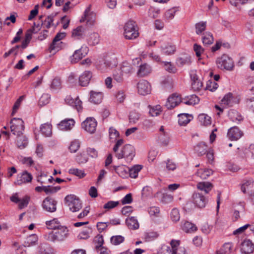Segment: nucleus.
I'll return each mask as SVG.
<instances>
[{
  "instance_id": "1",
  "label": "nucleus",
  "mask_w": 254,
  "mask_h": 254,
  "mask_svg": "<svg viewBox=\"0 0 254 254\" xmlns=\"http://www.w3.org/2000/svg\"><path fill=\"white\" fill-rule=\"evenodd\" d=\"M118 61L114 55H107L97 63V67L102 72H107L109 69L116 66Z\"/></svg>"
},
{
  "instance_id": "2",
  "label": "nucleus",
  "mask_w": 254,
  "mask_h": 254,
  "mask_svg": "<svg viewBox=\"0 0 254 254\" xmlns=\"http://www.w3.org/2000/svg\"><path fill=\"white\" fill-rule=\"evenodd\" d=\"M57 229V231L55 232H52L46 236L47 240L53 242L63 241L67 237L68 230L66 227L61 226Z\"/></svg>"
},
{
  "instance_id": "3",
  "label": "nucleus",
  "mask_w": 254,
  "mask_h": 254,
  "mask_svg": "<svg viewBox=\"0 0 254 254\" xmlns=\"http://www.w3.org/2000/svg\"><path fill=\"white\" fill-rule=\"evenodd\" d=\"M64 202L70 211L76 212L82 207V204L79 198L74 194L67 195L64 198Z\"/></svg>"
},
{
  "instance_id": "4",
  "label": "nucleus",
  "mask_w": 254,
  "mask_h": 254,
  "mask_svg": "<svg viewBox=\"0 0 254 254\" xmlns=\"http://www.w3.org/2000/svg\"><path fill=\"white\" fill-rule=\"evenodd\" d=\"M124 35L127 39H134L139 35L138 30L136 29V24L132 20L127 22L124 26Z\"/></svg>"
},
{
  "instance_id": "5",
  "label": "nucleus",
  "mask_w": 254,
  "mask_h": 254,
  "mask_svg": "<svg viewBox=\"0 0 254 254\" xmlns=\"http://www.w3.org/2000/svg\"><path fill=\"white\" fill-rule=\"evenodd\" d=\"M217 67L221 69L231 71L233 70L234 64L233 59L226 54H223L216 60Z\"/></svg>"
},
{
  "instance_id": "6",
  "label": "nucleus",
  "mask_w": 254,
  "mask_h": 254,
  "mask_svg": "<svg viewBox=\"0 0 254 254\" xmlns=\"http://www.w3.org/2000/svg\"><path fill=\"white\" fill-rule=\"evenodd\" d=\"M135 156V149L130 144L125 145L120 153H116V157L118 159L125 158L127 162H130Z\"/></svg>"
},
{
  "instance_id": "7",
  "label": "nucleus",
  "mask_w": 254,
  "mask_h": 254,
  "mask_svg": "<svg viewBox=\"0 0 254 254\" xmlns=\"http://www.w3.org/2000/svg\"><path fill=\"white\" fill-rule=\"evenodd\" d=\"M10 124L11 131L17 137H20L24 129L23 121L20 118H14L11 120Z\"/></svg>"
},
{
  "instance_id": "8",
  "label": "nucleus",
  "mask_w": 254,
  "mask_h": 254,
  "mask_svg": "<svg viewBox=\"0 0 254 254\" xmlns=\"http://www.w3.org/2000/svg\"><path fill=\"white\" fill-rule=\"evenodd\" d=\"M97 125L95 119L92 117H89L82 122L81 126L86 131L90 133H93L96 130Z\"/></svg>"
},
{
  "instance_id": "9",
  "label": "nucleus",
  "mask_w": 254,
  "mask_h": 254,
  "mask_svg": "<svg viewBox=\"0 0 254 254\" xmlns=\"http://www.w3.org/2000/svg\"><path fill=\"white\" fill-rule=\"evenodd\" d=\"M193 203L199 208H204L208 202V199L202 193L194 192L192 195Z\"/></svg>"
},
{
  "instance_id": "10",
  "label": "nucleus",
  "mask_w": 254,
  "mask_h": 254,
  "mask_svg": "<svg viewBox=\"0 0 254 254\" xmlns=\"http://www.w3.org/2000/svg\"><path fill=\"white\" fill-rule=\"evenodd\" d=\"M244 135L242 131L237 126L230 128L227 132V136L231 141H237Z\"/></svg>"
},
{
  "instance_id": "11",
  "label": "nucleus",
  "mask_w": 254,
  "mask_h": 254,
  "mask_svg": "<svg viewBox=\"0 0 254 254\" xmlns=\"http://www.w3.org/2000/svg\"><path fill=\"white\" fill-rule=\"evenodd\" d=\"M57 202L54 198L50 197H46L43 201V208L50 212H54L57 209L56 205Z\"/></svg>"
},
{
  "instance_id": "12",
  "label": "nucleus",
  "mask_w": 254,
  "mask_h": 254,
  "mask_svg": "<svg viewBox=\"0 0 254 254\" xmlns=\"http://www.w3.org/2000/svg\"><path fill=\"white\" fill-rule=\"evenodd\" d=\"M182 103V98L176 94H173L170 96L165 104L166 107L169 110H172Z\"/></svg>"
},
{
  "instance_id": "13",
  "label": "nucleus",
  "mask_w": 254,
  "mask_h": 254,
  "mask_svg": "<svg viewBox=\"0 0 254 254\" xmlns=\"http://www.w3.org/2000/svg\"><path fill=\"white\" fill-rule=\"evenodd\" d=\"M88 48L87 47H82L80 49L76 50L71 57V62L76 63L85 57L88 53Z\"/></svg>"
},
{
  "instance_id": "14",
  "label": "nucleus",
  "mask_w": 254,
  "mask_h": 254,
  "mask_svg": "<svg viewBox=\"0 0 254 254\" xmlns=\"http://www.w3.org/2000/svg\"><path fill=\"white\" fill-rule=\"evenodd\" d=\"M138 92L142 95H146L150 93L151 86L145 80H141L137 84Z\"/></svg>"
},
{
  "instance_id": "15",
  "label": "nucleus",
  "mask_w": 254,
  "mask_h": 254,
  "mask_svg": "<svg viewBox=\"0 0 254 254\" xmlns=\"http://www.w3.org/2000/svg\"><path fill=\"white\" fill-rule=\"evenodd\" d=\"M90 7H87L84 11V16L82 17L80 21L81 22L86 21L88 25H93L95 21V14L93 12H90Z\"/></svg>"
},
{
  "instance_id": "16",
  "label": "nucleus",
  "mask_w": 254,
  "mask_h": 254,
  "mask_svg": "<svg viewBox=\"0 0 254 254\" xmlns=\"http://www.w3.org/2000/svg\"><path fill=\"white\" fill-rule=\"evenodd\" d=\"M66 34L65 32H59L54 37L52 43L51 44L50 49L51 50L58 51L61 48L59 46L62 44L63 42H61L58 43L60 40L63 39L65 37Z\"/></svg>"
},
{
  "instance_id": "17",
  "label": "nucleus",
  "mask_w": 254,
  "mask_h": 254,
  "mask_svg": "<svg viewBox=\"0 0 254 254\" xmlns=\"http://www.w3.org/2000/svg\"><path fill=\"white\" fill-rule=\"evenodd\" d=\"M162 252L165 254H187L185 249L183 247H180L178 250H171V248L169 246L165 245H162L161 249H160V254H161Z\"/></svg>"
},
{
  "instance_id": "18",
  "label": "nucleus",
  "mask_w": 254,
  "mask_h": 254,
  "mask_svg": "<svg viewBox=\"0 0 254 254\" xmlns=\"http://www.w3.org/2000/svg\"><path fill=\"white\" fill-rule=\"evenodd\" d=\"M32 176L30 173L25 171L23 172L20 175H18L16 181L15 182L16 185L20 186L23 184L30 182L32 180Z\"/></svg>"
},
{
  "instance_id": "19",
  "label": "nucleus",
  "mask_w": 254,
  "mask_h": 254,
  "mask_svg": "<svg viewBox=\"0 0 254 254\" xmlns=\"http://www.w3.org/2000/svg\"><path fill=\"white\" fill-rule=\"evenodd\" d=\"M191 63V57L187 54H182L176 60V64L179 67H183L186 65H189Z\"/></svg>"
},
{
  "instance_id": "20",
  "label": "nucleus",
  "mask_w": 254,
  "mask_h": 254,
  "mask_svg": "<svg viewBox=\"0 0 254 254\" xmlns=\"http://www.w3.org/2000/svg\"><path fill=\"white\" fill-rule=\"evenodd\" d=\"M65 102L67 104L74 107L78 112L82 110V102L78 97L73 99L70 96H66Z\"/></svg>"
},
{
  "instance_id": "21",
  "label": "nucleus",
  "mask_w": 254,
  "mask_h": 254,
  "mask_svg": "<svg viewBox=\"0 0 254 254\" xmlns=\"http://www.w3.org/2000/svg\"><path fill=\"white\" fill-rule=\"evenodd\" d=\"M254 250V245L250 240H245L242 243L241 251L245 254L252 253Z\"/></svg>"
},
{
  "instance_id": "22",
  "label": "nucleus",
  "mask_w": 254,
  "mask_h": 254,
  "mask_svg": "<svg viewBox=\"0 0 254 254\" xmlns=\"http://www.w3.org/2000/svg\"><path fill=\"white\" fill-rule=\"evenodd\" d=\"M75 122L73 119H65L58 124V127L62 130H68L74 126Z\"/></svg>"
},
{
  "instance_id": "23",
  "label": "nucleus",
  "mask_w": 254,
  "mask_h": 254,
  "mask_svg": "<svg viewBox=\"0 0 254 254\" xmlns=\"http://www.w3.org/2000/svg\"><path fill=\"white\" fill-rule=\"evenodd\" d=\"M92 77V73L89 71H85L79 77V83L81 86H86L89 83Z\"/></svg>"
},
{
  "instance_id": "24",
  "label": "nucleus",
  "mask_w": 254,
  "mask_h": 254,
  "mask_svg": "<svg viewBox=\"0 0 254 254\" xmlns=\"http://www.w3.org/2000/svg\"><path fill=\"white\" fill-rule=\"evenodd\" d=\"M228 116L231 121L237 124H239L244 119L242 115L237 111L234 109L230 110L228 112Z\"/></svg>"
},
{
  "instance_id": "25",
  "label": "nucleus",
  "mask_w": 254,
  "mask_h": 254,
  "mask_svg": "<svg viewBox=\"0 0 254 254\" xmlns=\"http://www.w3.org/2000/svg\"><path fill=\"white\" fill-rule=\"evenodd\" d=\"M199 99L194 94L182 98V103L187 105H194L199 103Z\"/></svg>"
},
{
  "instance_id": "26",
  "label": "nucleus",
  "mask_w": 254,
  "mask_h": 254,
  "mask_svg": "<svg viewBox=\"0 0 254 254\" xmlns=\"http://www.w3.org/2000/svg\"><path fill=\"white\" fill-rule=\"evenodd\" d=\"M193 119L191 115L187 113H182L178 115V124L183 126H186Z\"/></svg>"
},
{
  "instance_id": "27",
  "label": "nucleus",
  "mask_w": 254,
  "mask_h": 254,
  "mask_svg": "<svg viewBox=\"0 0 254 254\" xmlns=\"http://www.w3.org/2000/svg\"><path fill=\"white\" fill-rule=\"evenodd\" d=\"M116 172L122 178H127L128 177L129 168L125 165L114 166Z\"/></svg>"
},
{
  "instance_id": "28",
  "label": "nucleus",
  "mask_w": 254,
  "mask_h": 254,
  "mask_svg": "<svg viewBox=\"0 0 254 254\" xmlns=\"http://www.w3.org/2000/svg\"><path fill=\"white\" fill-rule=\"evenodd\" d=\"M90 94V97L89 100L91 102L96 104H99L101 102L103 97V94L102 92L91 91Z\"/></svg>"
},
{
  "instance_id": "29",
  "label": "nucleus",
  "mask_w": 254,
  "mask_h": 254,
  "mask_svg": "<svg viewBox=\"0 0 254 254\" xmlns=\"http://www.w3.org/2000/svg\"><path fill=\"white\" fill-rule=\"evenodd\" d=\"M38 254H54V250L48 244L44 243L39 246Z\"/></svg>"
},
{
  "instance_id": "30",
  "label": "nucleus",
  "mask_w": 254,
  "mask_h": 254,
  "mask_svg": "<svg viewBox=\"0 0 254 254\" xmlns=\"http://www.w3.org/2000/svg\"><path fill=\"white\" fill-rule=\"evenodd\" d=\"M202 41L204 45L207 46L212 44L214 41L212 34L210 32H205L202 34Z\"/></svg>"
},
{
  "instance_id": "31",
  "label": "nucleus",
  "mask_w": 254,
  "mask_h": 254,
  "mask_svg": "<svg viewBox=\"0 0 254 254\" xmlns=\"http://www.w3.org/2000/svg\"><path fill=\"white\" fill-rule=\"evenodd\" d=\"M176 50V46L170 43H167L161 47V52L166 55L174 54Z\"/></svg>"
},
{
  "instance_id": "32",
  "label": "nucleus",
  "mask_w": 254,
  "mask_h": 254,
  "mask_svg": "<svg viewBox=\"0 0 254 254\" xmlns=\"http://www.w3.org/2000/svg\"><path fill=\"white\" fill-rule=\"evenodd\" d=\"M160 64L164 69L167 72L171 73H175L177 72V68L170 62L161 61Z\"/></svg>"
},
{
  "instance_id": "33",
  "label": "nucleus",
  "mask_w": 254,
  "mask_h": 254,
  "mask_svg": "<svg viewBox=\"0 0 254 254\" xmlns=\"http://www.w3.org/2000/svg\"><path fill=\"white\" fill-rule=\"evenodd\" d=\"M182 230L186 233H193L197 230V227L194 224L189 221H186L182 225Z\"/></svg>"
},
{
  "instance_id": "34",
  "label": "nucleus",
  "mask_w": 254,
  "mask_h": 254,
  "mask_svg": "<svg viewBox=\"0 0 254 254\" xmlns=\"http://www.w3.org/2000/svg\"><path fill=\"white\" fill-rule=\"evenodd\" d=\"M126 223L130 229L136 230L139 228V225L137 219L134 217L127 218L126 220Z\"/></svg>"
},
{
  "instance_id": "35",
  "label": "nucleus",
  "mask_w": 254,
  "mask_h": 254,
  "mask_svg": "<svg viewBox=\"0 0 254 254\" xmlns=\"http://www.w3.org/2000/svg\"><path fill=\"white\" fill-rule=\"evenodd\" d=\"M170 141V135L169 132L164 134L160 133V146L166 147L169 145Z\"/></svg>"
},
{
  "instance_id": "36",
  "label": "nucleus",
  "mask_w": 254,
  "mask_h": 254,
  "mask_svg": "<svg viewBox=\"0 0 254 254\" xmlns=\"http://www.w3.org/2000/svg\"><path fill=\"white\" fill-rule=\"evenodd\" d=\"M222 103L229 107H232L234 104V97L233 94L229 92L226 94L221 100Z\"/></svg>"
},
{
  "instance_id": "37",
  "label": "nucleus",
  "mask_w": 254,
  "mask_h": 254,
  "mask_svg": "<svg viewBox=\"0 0 254 254\" xmlns=\"http://www.w3.org/2000/svg\"><path fill=\"white\" fill-rule=\"evenodd\" d=\"M38 237L35 234L31 235L28 236L24 242V246L29 247L35 246L38 241Z\"/></svg>"
},
{
  "instance_id": "38",
  "label": "nucleus",
  "mask_w": 254,
  "mask_h": 254,
  "mask_svg": "<svg viewBox=\"0 0 254 254\" xmlns=\"http://www.w3.org/2000/svg\"><path fill=\"white\" fill-rule=\"evenodd\" d=\"M85 29L83 27L80 26L73 30L72 37L77 39L82 38L84 35Z\"/></svg>"
},
{
  "instance_id": "39",
  "label": "nucleus",
  "mask_w": 254,
  "mask_h": 254,
  "mask_svg": "<svg viewBox=\"0 0 254 254\" xmlns=\"http://www.w3.org/2000/svg\"><path fill=\"white\" fill-rule=\"evenodd\" d=\"M213 173L210 169H200L196 172L197 175L202 179H206Z\"/></svg>"
},
{
  "instance_id": "40",
  "label": "nucleus",
  "mask_w": 254,
  "mask_h": 254,
  "mask_svg": "<svg viewBox=\"0 0 254 254\" xmlns=\"http://www.w3.org/2000/svg\"><path fill=\"white\" fill-rule=\"evenodd\" d=\"M198 119L201 124L204 126L210 125L211 124V118L205 114H199Z\"/></svg>"
},
{
  "instance_id": "41",
  "label": "nucleus",
  "mask_w": 254,
  "mask_h": 254,
  "mask_svg": "<svg viewBox=\"0 0 254 254\" xmlns=\"http://www.w3.org/2000/svg\"><path fill=\"white\" fill-rule=\"evenodd\" d=\"M41 133L45 136H49L52 134V126L49 124H44L40 127Z\"/></svg>"
},
{
  "instance_id": "42",
  "label": "nucleus",
  "mask_w": 254,
  "mask_h": 254,
  "mask_svg": "<svg viewBox=\"0 0 254 254\" xmlns=\"http://www.w3.org/2000/svg\"><path fill=\"white\" fill-rule=\"evenodd\" d=\"M150 67L148 65L145 64H141L137 71V75L139 76L143 77L147 75L150 72Z\"/></svg>"
},
{
  "instance_id": "43",
  "label": "nucleus",
  "mask_w": 254,
  "mask_h": 254,
  "mask_svg": "<svg viewBox=\"0 0 254 254\" xmlns=\"http://www.w3.org/2000/svg\"><path fill=\"white\" fill-rule=\"evenodd\" d=\"M133 68L130 64L127 62H124L121 67V72L124 74H129L132 72Z\"/></svg>"
},
{
  "instance_id": "44",
  "label": "nucleus",
  "mask_w": 254,
  "mask_h": 254,
  "mask_svg": "<svg viewBox=\"0 0 254 254\" xmlns=\"http://www.w3.org/2000/svg\"><path fill=\"white\" fill-rule=\"evenodd\" d=\"M142 167L140 165H136L129 168L128 172V177L132 178H136L138 176V172L141 170Z\"/></svg>"
},
{
  "instance_id": "45",
  "label": "nucleus",
  "mask_w": 254,
  "mask_h": 254,
  "mask_svg": "<svg viewBox=\"0 0 254 254\" xmlns=\"http://www.w3.org/2000/svg\"><path fill=\"white\" fill-rule=\"evenodd\" d=\"M232 244L230 243H225L220 250L216 251L217 254H229L232 249Z\"/></svg>"
},
{
  "instance_id": "46",
  "label": "nucleus",
  "mask_w": 254,
  "mask_h": 254,
  "mask_svg": "<svg viewBox=\"0 0 254 254\" xmlns=\"http://www.w3.org/2000/svg\"><path fill=\"white\" fill-rule=\"evenodd\" d=\"M75 161L78 164H85L88 162V158L84 152H81L76 155Z\"/></svg>"
},
{
  "instance_id": "47",
  "label": "nucleus",
  "mask_w": 254,
  "mask_h": 254,
  "mask_svg": "<svg viewBox=\"0 0 254 254\" xmlns=\"http://www.w3.org/2000/svg\"><path fill=\"white\" fill-rule=\"evenodd\" d=\"M212 188V185L210 182H200L197 184V188L204 190L205 193H208Z\"/></svg>"
},
{
  "instance_id": "48",
  "label": "nucleus",
  "mask_w": 254,
  "mask_h": 254,
  "mask_svg": "<svg viewBox=\"0 0 254 254\" xmlns=\"http://www.w3.org/2000/svg\"><path fill=\"white\" fill-rule=\"evenodd\" d=\"M195 150L199 156H202L207 152V145L204 142H200L196 145Z\"/></svg>"
},
{
  "instance_id": "49",
  "label": "nucleus",
  "mask_w": 254,
  "mask_h": 254,
  "mask_svg": "<svg viewBox=\"0 0 254 254\" xmlns=\"http://www.w3.org/2000/svg\"><path fill=\"white\" fill-rule=\"evenodd\" d=\"M100 41V37L98 33H93L90 35L88 39V43L89 45L95 46L98 44Z\"/></svg>"
},
{
  "instance_id": "50",
  "label": "nucleus",
  "mask_w": 254,
  "mask_h": 254,
  "mask_svg": "<svg viewBox=\"0 0 254 254\" xmlns=\"http://www.w3.org/2000/svg\"><path fill=\"white\" fill-rule=\"evenodd\" d=\"M174 200V196L171 194L168 193H163L162 194L161 202L164 204H169L171 203Z\"/></svg>"
},
{
  "instance_id": "51",
  "label": "nucleus",
  "mask_w": 254,
  "mask_h": 254,
  "mask_svg": "<svg viewBox=\"0 0 254 254\" xmlns=\"http://www.w3.org/2000/svg\"><path fill=\"white\" fill-rule=\"evenodd\" d=\"M80 142L78 139L72 140L68 147V149L71 153H75L80 148Z\"/></svg>"
},
{
  "instance_id": "52",
  "label": "nucleus",
  "mask_w": 254,
  "mask_h": 254,
  "mask_svg": "<svg viewBox=\"0 0 254 254\" xmlns=\"http://www.w3.org/2000/svg\"><path fill=\"white\" fill-rule=\"evenodd\" d=\"M50 88L52 90L55 91L61 88V80L58 77H55L51 82Z\"/></svg>"
},
{
  "instance_id": "53",
  "label": "nucleus",
  "mask_w": 254,
  "mask_h": 254,
  "mask_svg": "<svg viewBox=\"0 0 254 254\" xmlns=\"http://www.w3.org/2000/svg\"><path fill=\"white\" fill-rule=\"evenodd\" d=\"M46 224L49 229L56 230L61 226L59 222L56 219L46 221Z\"/></svg>"
},
{
  "instance_id": "54",
  "label": "nucleus",
  "mask_w": 254,
  "mask_h": 254,
  "mask_svg": "<svg viewBox=\"0 0 254 254\" xmlns=\"http://www.w3.org/2000/svg\"><path fill=\"white\" fill-rule=\"evenodd\" d=\"M206 27V22L204 21H200L198 23H197L195 25V27L196 29V33L197 35H200L202 34V32H203Z\"/></svg>"
},
{
  "instance_id": "55",
  "label": "nucleus",
  "mask_w": 254,
  "mask_h": 254,
  "mask_svg": "<svg viewBox=\"0 0 254 254\" xmlns=\"http://www.w3.org/2000/svg\"><path fill=\"white\" fill-rule=\"evenodd\" d=\"M94 242L96 244L95 248L96 250H98L100 248H102V247H103L102 246L104 243V239L103 236L100 235H98L97 236H96L94 239Z\"/></svg>"
},
{
  "instance_id": "56",
  "label": "nucleus",
  "mask_w": 254,
  "mask_h": 254,
  "mask_svg": "<svg viewBox=\"0 0 254 254\" xmlns=\"http://www.w3.org/2000/svg\"><path fill=\"white\" fill-rule=\"evenodd\" d=\"M171 220L175 222L179 221L180 219V214L179 210L176 208H174L170 213Z\"/></svg>"
},
{
  "instance_id": "57",
  "label": "nucleus",
  "mask_w": 254,
  "mask_h": 254,
  "mask_svg": "<svg viewBox=\"0 0 254 254\" xmlns=\"http://www.w3.org/2000/svg\"><path fill=\"white\" fill-rule=\"evenodd\" d=\"M110 240H111V243L113 245H118L124 241L125 238L122 236L117 235V236H112Z\"/></svg>"
},
{
  "instance_id": "58",
  "label": "nucleus",
  "mask_w": 254,
  "mask_h": 254,
  "mask_svg": "<svg viewBox=\"0 0 254 254\" xmlns=\"http://www.w3.org/2000/svg\"><path fill=\"white\" fill-rule=\"evenodd\" d=\"M27 139L25 137L23 136L21 138V135L20 137H18L17 144L19 148L21 149L24 148L27 146Z\"/></svg>"
},
{
  "instance_id": "59",
  "label": "nucleus",
  "mask_w": 254,
  "mask_h": 254,
  "mask_svg": "<svg viewBox=\"0 0 254 254\" xmlns=\"http://www.w3.org/2000/svg\"><path fill=\"white\" fill-rule=\"evenodd\" d=\"M148 213L151 218L155 220L158 216L159 209L155 206L150 207L148 209Z\"/></svg>"
},
{
  "instance_id": "60",
  "label": "nucleus",
  "mask_w": 254,
  "mask_h": 254,
  "mask_svg": "<svg viewBox=\"0 0 254 254\" xmlns=\"http://www.w3.org/2000/svg\"><path fill=\"white\" fill-rule=\"evenodd\" d=\"M69 173L78 177L79 178H82L85 176V174L83 171L76 168L70 169L69 170Z\"/></svg>"
},
{
  "instance_id": "61",
  "label": "nucleus",
  "mask_w": 254,
  "mask_h": 254,
  "mask_svg": "<svg viewBox=\"0 0 254 254\" xmlns=\"http://www.w3.org/2000/svg\"><path fill=\"white\" fill-rule=\"evenodd\" d=\"M158 234L156 232L149 231L145 233L144 234V238L146 241H150L154 239L157 238Z\"/></svg>"
},
{
  "instance_id": "62",
  "label": "nucleus",
  "mask_w": 254,
  "mask_h": 254,
  "mask_svg": "<svg viewBox=\"0 0 254 254\" xmlns=\"http://www.w3.org/2000/svg\"><path fill=\"white\" fill-rule=\"evenodd\" d=\"M86 152L88 155L92 158H96L98 156V151L94 148L87 147Z\"/></svg>"
},
{
  "instance_id": "63",
  "label": "nucleus",
  "mask_w": 254,
  "mask_h": 254,
  "mask_svg": "<svg viewBox=\"0 0 254 254\" xmlns=\"http://www.w3.org/2000/svg\"><path fill=\"white\" fill-rule=\"evenodd\" d=\"M56 14H52L51 15L48 16L47 18L45 20L44 22H43V24L45 25V26L47 28L49 29L51 27L52 24H53V22L54 21V17L55 16Z\"/></svg>"
},
{
  "instance_id": "64",
  "label": "nucleus",
  "mask_w": 254,
  "mask_h": 254,
  "mask_svg": "<svg viewBox=\"0 0 254 254\" xmlns=\"http://www.w3.org/2000/svg\"><path fill=\"white\" fill-rule=\"evenodd\" d=\"M245 104L249 110L254 111V97L247 98L245 100Z\"/></svg>"
}]
</instances>
